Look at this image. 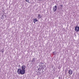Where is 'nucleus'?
Masks as SVG:
<instances>
[{
  "label": "nucleus",
  "instance_id": "5",
  "mask_svg": "<svg viewBox=\"0 0 79 79\" xmlns=\"http://www.w3.org/2000/svg\"><path fill=\"white\" fill-rule=\"evenodd\" d=\"M22 69L23 70H25L26 69V66L25 65H23L22 67Z\"/></svg>",
  "mask_w": 79,
  "mask_h": 79
},
{
  "label": "nucleus",
  "instance_id": "8",
  "mask_svg": "<svg viewBox=\"0 0 79 79\" xmlns=\"http://www.w3.org/2000/svg\"><path fill=\"white\" fill-rule=\"evenodd\" d=\"M38 17L39 19H40L41 18H42V16H41V15H40V14H39Z\"/></svg>",
  "mask_w": 79,
  "mask_h": 79
},
{
  "label": "nucleus",
  "instance_id": "17",
  "mask_svg": "<svg viewBox=\"0 0 79 79\" xmlns=\"http://www.w3.org/2000/svg\"><path fill=\"white\" fill-rule=\"evenodd\" d=\"M19 66H20V65L19 64Z\"/></svg>",
  "mask_w": 79,
  "mask_h": 79
},
{
  "label": "nucleus",
  "instance_id": "7",
  "mask_svg": "<svg viewBox=\"0 0 79 79\" xmlns=\"http://www.w3.org/2000/svg\"><path fill=\"white\" fill-rule=\"evenodd\" d=\"M35 58H33L32 60H31L32 63H35Z\"/></svg>",
  "mask_w": 79,
  "mask_h": 79
},
{
  "label": "nucleus",
  "instance_id": "9",
  "mask_svg": "<svg viewBox=\"0 0 79 79\" xmlns=\"http://www.w3.org/2000/svg\"><path fill=\"white\" fill-rule=\"evenodd\" d=\"M1 52L2 53H3L4 52V49L3 48L1 50Z\"/></svg>",
  "mask_w": 79,
  "mask_h": 79
},
{
  "label": "nucleus",
  "instance_id": "2",
  "mask_svg": "<svg viewBox=\"0 0 79 79\" xmlns=\"http://www.w3.org/2000/svg\"><path fill=\"white\" fill-rule=\"evenodd\" d=\"M56 9H57V6H53V11H54V12H56Z\"/></svg>",
  "mask_w": 79,
  "mask_h": 79
},
{
  "label": "nucleus",
  "instance_id": "11",
  "mask_svg": "<svg viewBox=\"0 0 79 79\" xmlns=\"http://www.w3.org/2000/svg\"><path fill=\"white\" fill-rule=\"evenodd\" d=\"M38 70H39V71H40L41 70H42V69L41 68H38Z\"/></svg>",
  "mask_w": 79,
  "mask_h": 79
},
{
  "label": "nucleus",
  "instance_id": "18",
  "mask_svg": "<svg viewBox=\"0 0 79 79\" xmlns=\"http://www.w3.org/2000/svg\"><path fill=\"white\" fill-rule=\"evenodd\" d=\"M59 79H60V77H59Z\"/></svg>",
  "mask_w": 79,
  "mask_h": 79
},
{
  "label": "nucleus",
  "instance_id": "6",
  "mask_svg": "<svg viewBox=\"0 0 79 79\" xmlns=\"http://www.w3.org/2000/svg\"><path fill=\"white\" fill-rule=\"evenodd\" d=\"M38 21V20H37V19H33V23H35V22H37V21Z\"/></svg>",
  "mask_w": 79,
  "mask_h": 79
},
{
  "label": "nucleus",
  "instance_id": "13",
  "mask_svg": "<svg viewBox=\"0 0 79 79\" xmlns=\"http://www.w3.org/2000/svg\"><path fill=\"white\" fill-rule=\"evenodd\" d=\"M25 1L26 2H28V3H29V0H25Z\"/></svg>",
  "mask_w": 79,
  "mask_h": 79
},
{
  "label": "nucleus",
  "instance_id": "14",
  "mask_svg": "<svg viewBox=\"0 0 79 79\" xmlns=\"http://www.w3.org/2000/svg\"><path fill=\"white\" fill-rule=\"evenodd\" d=\"M61 8H62L63 7V5H60Z\"/></svg>",
  "mask_w": 79,
  "mask_h": 79
},
{
  "label": "nucleus",
  "instance_id": "4",
  "mask_svg": "<svg viewBox=\"0 0 79 79\" xmlns=\"http://www.w3.org/2000/svg\"><path fill=\"white\" fill-rule=\"evenodd\" d=\"M79 30V27L77 26L75 28V31L76 32H78Z\"/></svg>",
  "mask_w": 79,
  "mask_h": 79
},
{
  "label": "nucleus",
  "instance_id": "12",
  "mask_svg": "<svg viewBox=\"0 0 79 79\" xmlns=\"http://www.w3.org/2000/svg\"><path fill=\"white\" fill-rule=\"evenodd\" d=\"M42 66L40 65V68H41V69H42Z\"/></svg>",
  "mask_w": 79,
  "mask_h": 79
},
{
  "label": "nucleus",
  "instance_id": "15",
  "mask_svg": "<svg viewBox=\"0 0 79 79\" xmlns=\"http://www.w3.org/2000/svg\"><path fill=\"white\" fill-rule=\"evenodd\" d=\"M41 64H44V63H42V62H40Z\"/></svg>",
  "mask_w": 79,
  "mask_h": 79
},
{
  "label": "nucleus",
  "instance_id": "10",
  "mask_svg": "<svg viewBox=\"0 0 79 79\" xmlns=\"http://www.w3.org/2000/svg\"><path fill=\"white\" fill-rule=\"evenodd\" d=\"M52 53H53V55H55V54H56V52H53Z\"/></svg>",
  "mask_w": 79,
  "mask_h": 79
},
{
  "label": "nucleus",
  "instance_id": "3",
  "mask_svg": "<svg viewBox=\"0 0 79 79\" xmlns=\"http://www.w3.org/2000/svg\"><path fill=\"white\" fill-rule=\"evenodd\" d=\"M69 74H70V75H71V74H73V71L71 69H69L68 73Z\"/></svg>",
  "mask_w": 79,
  "mask_h": 79
},
{
  "label": "nucleus",
  "instance_id": "16",
  "mask_svg": "<svg viewBox=\"0 0 79 79\" xmlns=\"http://www.w3.org/2000/svg\"><path fill=\"white\" fill-rule=\"evenodd\" d=\"M44 68H45V67L42 68V69H44Z\"/></svg>",
  "mask_w": 79,
  "mask_h": 79
},
{
  "label": "nucleus",
  "instance_id": "1",
  "mask_svg": "<svg viewBox=\"0 0 79 79\" xmlns=\"http://www.w3.org/2000/svg\"><path fill=\"white\" fill-rule=\"evenodd\" d=\"M17 72L18 73V74H21L23 75L25 74V70H22L20 69H17Z\"/></svg>",
  "mask_w": 79,
  "mask_h": 79
}]
</instances>
